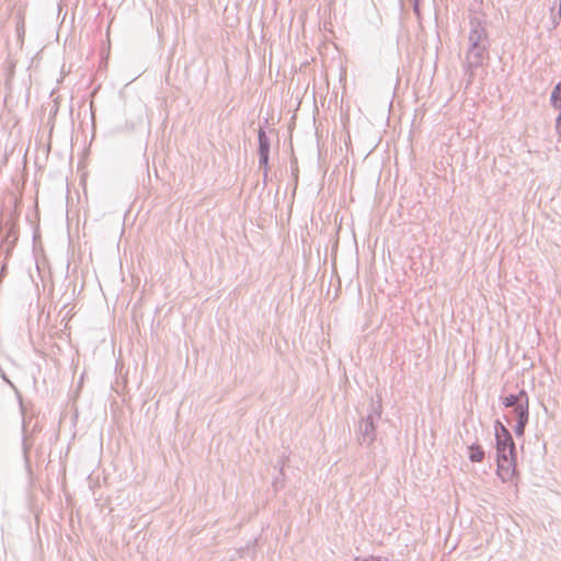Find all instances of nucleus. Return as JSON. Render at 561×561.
<instances>
[{"mask_svg": "<svg viewBox=\"0 0 561 561\" xmlns=\"http://www.w3.org/2000/svg\"><path fill=\"white\" fill-rule=\"evenodd\" d=\"M551 102L554 107L561 105V82L557 84L551 94Z\"/></svg>", "mask_w": 561, "mask_h": 561, "instance_id": "423d86ee", "label": "nucleus"}, {"mask_svg": "<svg viewBox=\"0 0 561 561\" xmlns=\"http://www.w3.org/2000/svg\"><path fill=\"white\" fill-rule=\"evenodd\" d=\"M503 404L506 408L514 407L513 414L517 421L515 433L517 435H522L524 433L526 423L528 422L529 402L526 392L522 390L517 396L511 394L505 397L503 399Z\"/></svg>", "mask_w": 561, "mask_h": 561, "instance_id": "f257e3e1", "label": "nucleus"}, {"mask_svg": "<svg viewBox=\"0 0 561 561\" xmlns=\"http://www.w3.org/2000/svg\"><path fill=\"white\" fill-rule=\"evenodd\" d=\"M557 130L561 135V113L559 114L557 118Z\"/></svg>", "mask_w": 561, "mask_h": 561, "instance_id": "0eeeda50", "label": "nucleus"}, {"mask_svg": "<svg viewBox=\"0 0 561 561\" xmlns=\"http://www.w3.org/2000/svg\"><path fill=\"white\" fill-rule=\"evenodd\" d=\"M496 473L503 482L515 480L517 476L515 451L496 453Z\"/></svg>", "mask_w": 561, "mask_h": 561, "instance_id": "f03ea898", "label": "nucleus"}, {"mask_svg": "<svg viewBox=\"0 0 561 561\" xmlns=\"http://www.w3.org/2000/svg\"><path fill=\"white\" fill-rule=\"evenodd\" d=\"M514 442L508 430L501 423L496 425V453L514 451Z\"/></svg>", "mask_w": 561, "mask_h": 561, "instance_id": "7ed1b4c3", "label": "nucleus"}, {"mask_svg": "<svg viewBox=\"0 0 561 561\" xmlns=\"http://www.w3.org/2000/svg\"><path fill=\"white\" fill-rule=\"evenodd\" d=\"M259 140H260L261 160L263 163H266L267 162L268 144H267V139L265 137V133L263 130H260V133H259Z\"/></svg>", "mask_w": 561, "mask_h": 561, "instance_id": "20e7f679", "label": "nucleus"}, {"mask_svg": "<svg viewBox=\"0 0 561 561\" xmlns=\"http://www.w3.org/2000/svg\"><path fill=\"white\" fill-rule=\"evenodd\" d=\"M469 458L473 462H481L484 459V451L480 445H472L469 447Z\"/></svg>", "mask_w": 561, "mask_h": 561, "instance_id": "39448f33", "label": "nucleus"}, {"mask_svg": "<svg viewBox=\"0 0 561 561\" xmlns=\"http://www.w3.org/2000/svg\"><path fill=\"white\" fill-rule=\"evenodd\" d=\"M365 561H380V560L377 558H370V559H366Z\"/></svg>", "mask_w": 561, "mask_h": 561, "instance_id": "6e6552de", "label": "nucleus"}]
</instances>
